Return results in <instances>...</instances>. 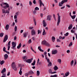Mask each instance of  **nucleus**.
Instances as JSON below:
<instances>
[{"label": "nucleus", "instance_id": "nucleus-49", "mask_svg": "<svg viewBox=\"0 0 77 77\" xmlns=\"http://www.w3.org/2000/svg\"><path fill=\"white\" fill-rule=\"evenodd\" d=\"M14 19H17V16L15 15L14 17Z\"/></svg>", "mask_w": 77, "mask_h": 77}, {"label": "nucleus", "instance_id": "nucleus-61", "mask_svg": "<svg viewBox=\"0 0 77 77\" xmlns=\"http://www.w3.org/2000/svg\"><path fill=\"white\" fill-rule=\"evenodd\" d=\"M39 61H40L39 59L38 58L37 60V64L39 63Z\"/></svg>", "mask_w": 77, "mask_h": 77}, {"label": "nucleus", "instance_id": "nucleus-18", "mask_svg": "<svg viewBox=\"0 0 77 77\" xmlns=\"http://www.w3.org/2000/svg\"><path fill=\"white\" fill-rule=\"evenodd\" d=\"M11 66L12 68H14V66H15V63L14 62H12L11 64Z\"/></svg>", "mask_w": 77, "mask_h": 77}, {"label": "nucleus", "instance_id": "nucleus-23", "mask_svg": "<svg viewBox=\"0 0 77 77\" xmlns=\"http://www.w3.org/2000/svg\"><path fill=\"white\" fill-rule=\"evenodd\" d=\"M9 27V25H7L5 26L6 30H8Z\"/></svg>", "mask_w": 77, "mask_h": 77}, {"label": "nucleus", "instance_id": "nucleus-42", "mask_svg": "<svg viewBox=\"0 0 77 77\" xmlns=\"http://www.w3.org/2000/svg\"><path fill=\"white\" fill-rule=\"evenodd\" d=\"M17 26H15L14 27L15 32H17Z\"/></svg>", "mask_w": 77, "mask_h": 77}, {"label": "nucleus", "instance_id": "nucleus-19", "mask_svg": "<svg viewBox=\"0 0 77 77\" xmlns=\"http://www.w3.org/2000/svg\"><path fill=\"white\" fill-rule=\"evenodd\" d=\"M6 72V69L4 68L3 70H2V71H1V73L3 74L4 73V72Z\"/></svg>", "mask_w": 77, "mask_h": 77}, {"label": "nucleus", "instance_id": "nucleus-59", "mask_svg": "<svg viewBox=\"0 0 77 77\" xmlns=\"http://www.w3.org/2000/svg\"><path fill=\"white\" fill-rule=\"evenodd\" d=\"M15 23H17V19H15Z\"/></svg>", "mask_w": 77, "mask_h": 77}, {"label": "nucleus", "instance_id": "nucleus-22", "mask_svg": "<svg viewBox=\"0 0 77 77\" xmlns=\"http://www.w3.org/2000/svg\"><path fill=\"white\" fill-rule=\"evenodd\" d=\"M21 47V43H20L17 46V49H19V48H20V47Z\"/></svg>", "mask_w": 77, "mask_h": 77}, {"label": "nucleus", "instance_id": "nucleus-2", "mask_svg": "<svg viewBox=\"0 0 77 77\" xmlns=\"http://www.w3.org/2000/svg\"><path fill=\"white\" fill-rule=\"evenodd\" d=\"M58 15V20H57V26H58L60 24V16L59 15V14L58 13L57 14Z\"/></svg>", "mask_w": 77, "mask_h": 77}, {"label": "nucleus", "instance_id": "nucleus-55", "mask_svg": "<svg viewBox=\"0 0 77 77\" xmlns=\"http://www.w3.org/2000/svg\"><path fill=\"white\" fill-rule=\"evenodd\" d=\"M21 64H18V68H19L20 66H21Z\"/></svg>", "mask_w": 77, "mask_h": 77}, {"label": "nucleus", "instance_id": "nucleus-57", "mask_svg": "<svg viewBox=\"0 0 77 77\" xmlns=\"http://www.w3.org/2000/svg\"><path fill=\"white\" fill-rule=\"evenodd\" d=\"M66 6L67 7V8H70V6L69 5H66Z\"/></svg>", "mask_w": 77, "mask_h": 77}, {"label": "nucleus", "instance_id": "nucleus-33", "mask_svg": "<svg viewBox=\"0 0 77 77\" xmlns=\"http://www.w3.org/2000/svg\"><path fill=\"white\" fill-rule=\"evenodd\" d=\"M36 63V61L34 60L32 63H31V65H32V66H34L35 65V63Z\"/></svg>", "mask_w": 77, "mask_h": 77}, {"label": "nucleus", "instance_id": "nucleus-46", "mask_svg": "<svg viewBox=\"0 0 77 77\" xmlns=\"http://www.w3.org/2000/svg\"><path fill=\"white\" fill-rule=\"evenodd\" d=\"M45 59H46L47 60H49V58L48 59V58H47V55H45Z\"/></svg>", "mask_w": 77, "mask_h": 77}, {"label": "nucleus", "instance_id": "nucleus-24", "mask_svg": "<svg viewBox=\"0 0 77 77\" xmlns=\"http://www.w3.org/2000/svg\"><path fill=\"white\" fill-rule=\"evenodd\" d=\"M69 72H67L65 74V75L66 77H67V76L69 75Z\"/></svg>", "mask_w": 77, "mask_h": 77}, {"label": "nucleus", "instance_id": "nucleus-35", "mask_svg": "<svg viewBox=\"0 0 77 77\" xmlns=\"http://www.w3.org/2000/svg\"><path fill=\"white\" fill-rule=\"evenodd\" d=\"M52 70L51 69H49V72L50 73V74H52Z\"/></svg>", "mask_w": 77, "mask_h": 77}, {"label": "nucleus", "instance_id": "nucleus-34", "mask_svg": "<svg viewBox=\"0 0 77 77\" xmlns=\"http://www.w3.org/2000/svg\"><path fill=\"white\" fill-rule=\"evenodd\" d=\"M53 16L54 17V18L55 20V21H56V16L55 15V14H53Z\"/></svg>", "mask_w": 77, "mask_h": 77}, {"label": "nucleus", "instance_id": "nucleus-50", "mask_svg": "<svg viewBox=\"0 0 77 77\" xmlns=\"http://www.w3.org/2000/svg\"><path fill=\"white\" fill-rule=\"evenodd\" d=\"M33 13L34 14H35L36 13V11L35 10H34V11H33Z\"/></svg>", "mask_w": 77, "mask_h": 77}, {"label": "nucleus", "instance_id": "nucleus-25", "mask_svg": "<svg viewBox=\"0 0 77 77\" xmlns=\"http://www.w3.org/2000/svg\"><path fill=\"white\" fill-rule=\"evenodd\" d=\"M55 39H56V38H55V37H54V36H52V41L53 42H54V41H55Z\"/></svg>", "mask_w": 77, "mask_h": 77}, {"label": "nucleus", "instance_id": "nucleus-12", "mask_svg": "<svg viewBox=\"0 0 77 77\" xmlns=\"http://www.w3.org/2000/svg\"><path fill=\"white\" fill-rule=\"evenodd\" d=\"M38 2L40 3V6H42H42H44V5L42 2V1H41V0H39Z\"/></svg>", "mask_w": 77, "mask_h": 77}, {"label": "nucleus", "instance_id": "nucleus-16", "mask_svg": "<svg viewBox=\"0 0 77 77\" xmlns=\"http://www.w3.org/2000/svg\"><path fill=\"white\" fill-rule=\"evenodd\" d=\"M72 24H71L68 27V29L69 30H71V29H72Z\"/></svg>", "mask_w": 77, "mask_h": 77}, {"label": "nucleus", "instance_id": "nucleus-60", "mask_svg": "<svg viewBox=\"0 0 77 77\" xmlns=\"http://www.w3.org/2000/svg\"><path fill=\"white\" fill-rule=\"evenodd\" d=\"M41 31H40V30H38V34L41 33Z\"/></svg>", "mask_w": 77, "mask_h": 77}, {"label": "nucleus", "instance_id": "nucleus-53", "mask_svg": "<svg viewBox=\"0 0 77 77\" xmlns=\"http://www.w3.org/2000/svg\"><path fill=\"white\" fill-rule=\"evenodd\" d=\"M19 74H20V75H21V74H22V71L20 70L19 72Z\"/></svg>", "mask_w": 77, "mask_h": 77}, {"label": "nucleus", "instance_id": "nucleus-41", "mask_svg": "<svg viewBox=\"0 0 77 77\" xmlns=\"http://www.w3.org/2000/svg\"><path fill=\"white\" fill-rule=\"evenodd\" d=\"M47 19L48 20H50V16H48L47 17Z\"/></svg>", "mask_w": 77, "mask_h": 77}, {"label": "nucleus", "instance_id": "nucleus-64", "mask_svg": "<svg viewBox=\"0 0 77 77\" xmlns=\"http://www.w3.org/2000/svg\"><path fill=\"white\" fill-rule=\"evenodd\" d=\"M14 40H16L17 39V36H15L14 37Z\"/></svg>", "mask_w": 77, "mask_h": 77}, {"label": "nucleus", "instance_id": "nucleus-6", "mask_svg": "<svg viewBox=\"0 0 77 77\" xmlns=\"http://www.w3.org/2000/svg\"><path fill=\"white\" fill-rule=\"evenodd\" d=\"M34 74V72H33L32 70H30L26 74V75L27 77L28 75L30 74L32 75V74Z\"/></svg>", "mask_w": 77, "mask_h": 77}, {"label": "nucleus", "instance_id": "nucleus-5", "mask_svg": "<svg viewBox=\"0 0 77 77\" xmlns=\"http://www.w3.org/2000/svg\"><path fill=\"white\" fill-rule=\"evenodd\" d=\"M3 5H5L4 7H3V8H4V9H7V8H9V4H7L6 3H3Z\"/></svg>", "mask_w": 77, "mask_h": 77}, {"label": "nucleus", "instance_id": "nucleus-11", "mask_svg": "<svg viewBox=\"0 0 77 77\" xmlns=\"http://www.w3.org/2000/svg\"><path fill=\"white\" fill-rule=\"evenodd\" d=\"M26 61L27 63H32V60L30 59H28L27 60H26Z\"/></svg>", "mask_w": 77, "mask_h": 77}, {"label": "nucleus", "instance_id": "nucleus-44", "mask_svg": "<svg viewBox=\"0 0 77 77\" xmlns=\"http://www.w3.org/2000/svg\"><path fill=\"white\" fill-rule=\"evenodd\" d=\"M3 51H5V52H7V51H6V48H5V47H4Z\"/></svg>", "mask_w": 77, "mask_h": 77}, {"label": "nucleus", "instance_id": "nucleus-27", "mask_svg": "<svg viewBox=\"0 0 77 77\" xmlns=\"http://www.w3.org/2000/svg\"><path fill=\"white\" fill-rule=\"evenodd\" d=\"M27 33L25 32L23 34V37H24V38H26V37L27 36Z\"/></svg>", "mask_w": 77, "mask_h": 77}, {"label": "nucleus", "instance_id": "nucleus-63", "mask_svg": "<svg viewBox=\"0 0 77 77\" xmlns=\"http://www.w3.org/2000/svg\"><path fill=\"white\" fill-rule=\"evenodd\" d=\"M57 42H60V40L59 39H57Z\"/></svg>", "mask_w": 77, "mask_h": 77}, {"label": "nucleus", "instance_id": "nucleus-14", "mask_svg": "<svg viewBox=\"0 0 77 77\" xmlns=\"http://www.w3.org/2000/svg\"><path fill=\"white\" fill-rule=\"evenodd\" d=\"M57 50H53L52 51V54H56V53H57Z\"/></svg>", "mask_w": 77, "mask_h": 77}, {"label": "nucleus", "instance_id": "nucleus-40", "mask_svg": "<svg viewBox=\"0 0 77 77\" xmlns=\"http://www.w3.org/2000/svg\"><path fill=\"white\" fill-rule=\"evenodd\" d=\"M73 63H74V60H72L71 62V66H72V65H73Z\"/></svg>", "mask_w": 77, "mask_h": 77}, {"label": "nucleus", "instance_id": "nucleus-32", "mask_svg": "<svg viewBox=\"0 0 77 77\" xmlns=\"http://www.w3.org/2000/svg\"><path fill=\"white\" fill-rule=\"evenodd\" d=\"M13 69H14V71H17V68L16 66H14V68H13Z\"/></svg>", "mask_w": 77, "mask_h": 77}, {"label": "nucleus", "instance_id": "nucleus-29", "mask_svg": "<svg viewBox=\"0 0 77 77\" xmlns=\"http://www.w3.org/2000/svg\"><path fill=\"white\" fill-rule=\"evenodd\" d=\"M4 63H5V61L4 60H2L1 61H0V64H1V65H3Z\"/></svg>", "mask_w": 77, "mask_h": 77}, {"label": "nucleus", "instance_id": "nucleus-17", "mask_svg": "<svg viewBox=\"0 0 77 77\" xmlns=\"http://www.w3.org/2000/svg\"><path fill=\"white\" fill-rule=\"evenodd\" d=\"M23 58L24 59V61L26 62V59L27 58V56H24L23 57Z\"/></svg>", "mask_w": 77, "mask_h": 77}, {"label": "nucleus", "instance_id": "nucleus-31", "mask_svg": "<svg viewBox=\"0 0 77 77\" xmlns=\"http://www.w3.org/2000/svg\"><path fill=\"white\" fill-rule=\"evenodd\" d=\"M68 2L67 0H63L62 1V3H63V4L64 3H66V2Z\"/></svg>", "mask_w": 77, "mask_h": 77}, {"label": "nucleus", "instance_id": "nucleus-62", "mask_svg": "<svg viewBox=\"0 0 77 77\" xmlns=\"http://www.w3.org/2000/svg\"><path fill=\"white\" fill-rule=\"evenodd\" d=\"M44 55H47V51H45L44 52Z\"/></svg>", "mask_w": 77, "mask_h": 77}, {"label": "nucleus", "instance_id": "nucleus-8", "mask_svg": "<svg viewBox=\"0 0 77 77\" xmlns=\"http://www.w3.org/2000/svg\"><path fill=\"white\" fill-rule=\"evenodd\" d=\"M11 41H9V42H8V44H6V46H7L8 47V50H9V49L10 48V46L11 45Z\"/></svg>", "mask_w": 77, "mask_h": 77}, {"label": "nucleus", "instance_id": "nucleus-7", "mask_svg": "<svg viewBox=\"0 0 77 77\" xmlns=\"http://www.w3.org/2000/svg\"><path fill=\"white\" fill-rule=\"evenodd\" d=\"M8 39V36L7 35H6L4 37V38L3 40V42H5Z\"/></svg>", "mask_w": 77, "mask_h": 77}, {"label": "nucleus", "instance_id": "nucleus-58", "mask_svg": "<svg viewBox=\"0 0 77 77\" xmlns=\"http://www.w3.org/2000/svg\"><path fill=\"white\" fill-rule=\"evenodd\" d=\"M2 75H3V76H4L5 77H6V74L5 73H3Z\"/></svg>", "mask_w": 77, "mask_h": 77}, {"label": "nucleus", "instance_id": "nucleus-52", "mask_svg": "<svg viewBox=\"0 0 77 77\" xmlns=\"http://www.w3.org/2000/svg\"><path fill=\"white\" fill-rule=\"evenodd\" d=\"M29 5L30 6H32V2H31V1L29 2Z\"/></svg>", "mask_w": 77, "mask_h": 77}, {"label": "nucleus", "instance_id": "nucleus-30", "mask_svg": "<svg viewBox=\"0 0 77 77\" xmlns=\"http://www.w3.org/2000/svg\"><path fill=\"white\" fill-rule=\"evenodd\" d=\"M63 2L62 3V1H61V3L60 2L59 3V6H62V5H63Z\"/></svg>", "mask_w": 77, "mask_h": 77}, {"label": "nucleus", "instance_id": "nucleus-36", "mask_svg": "<svg viewBox=\"0 0 77 77\" xmlns=\"http://www.w3.org/2000/svg\"><path fill=\"white\" fill-rule=\"evenodd\" d=\"M50 77H57V75H51Z\"/></svg>", "mask_w": 77, "mask_h": 77}, {"label": "nucleus", "instance_id": "nucleus-45", "mask_svg": "<svg viewBox=\"0 0 77 77\" xmlns=\"http://www.w3.org/2000/svg\"><path fill=\"white\" fill-rule=\"evenodd\" d=\"M33 3H34V4L35 5H36V0H33Z\"/></svg>", "mask_w": 77, "mask_h": 77}, {"label": "nucleus", "instance_id": "nucleus-43", "mask_svg": "<svg viewBox=\"0 0 77 77\" xmlns=\"http://www.w3.org/2000/svg\"><path fill=\"white\" fill-rule=\"evenodd\" d=\"M75 30H74L73 29H72L71 30V33H75Z\"/></svg>", "mask_w": 77, "mask_h": 77}, {"label": "nucleus", "instance_id": "nucleus-56", "mask_svg": "<svg viewBox=\"0 0 77 77\" xmlns=\"http://www.w3.org/2000/svg\"><path fill=\"white\" fill-rule=\"evenodd\" d=\"M28 42L29 43V44H30V43H31L32 42V40L31 39H29L28 41Z\"/></svg>", "mask_w": 77, "mask_h": 77}, {"label": "nucleus", "instance_id": "nucleus-15", "mask_svg": "<svg viewBox=\"0 0 77 77\" xmlns=\"http://www.w3.org/2000/svg\"><path fill=\"white\" fill-rule=\"evenodd\" d=\"M8 58V54H5L4 55V59L5 60H6V59H7Z\"/></svg>", "mask_w": 77, "mask_h": 77}, {"label": "nucleus", "instance_id": "nucleus-26", "mask_svg": "<svg viewBox=\"0 0 77 77\" xmlns=\"http://www.w3.org/2000/svg\"><path fill=\"white\" fill-rule=\"evenodd\" d=\"M39 74H40V72H39V70H37V76H39Z\"/></svg>", "mask_w": 77, "mask_h": 77}, {"label": "nucleus", "instance_id": "nucleus-37", "mask_svg": "<svg viewBox=\"0 0 77 77\" xmlns=\"http://www.w3.org/2000/svg\"><path fill=\"white\" fill-rule=\"evenodd\" d=\"M4 35V33H0V37H3V36Z\"/></svg>", "mask_w": 77, "mask_h": 77}, {"label": "nucleus", "instance_id": "nucleus-9", "mask_svg": "<svg viewBox=\"0 0 77 77\" xmlns=\"http://www.w3.org/2000/svg\"><path fill=\"white\" fill-rule=\"evenodd\" d=\"M31 35H36V32L34 29H32L31 31Z\"/></svg>", "mask_w": 77, "mask_h": 77}, {"label": "nucleus", "instance_id": "nucleus-38", "mask_svg": "<svg viewBox=\"0 0 77 77\" xmlns=\"http://www.w3.org/2000/svg\"><path fill=\"white\" fill-rule=\"evenodd\" d=\"M39 9L38 7H36L35 8V11H39Z\"/></svg>", "mask_w": 77, "mask_h": 77}, {"label": "nucleus", "instance_id": "nucleus-51", "mask_svg": "<svg viewBox=\"0 0 77 77\" xmlns=\"http://www.w3.org/2000/svg\"><path fill=\"white\" fill-rule=\"evenodd\" d=\"M34 23L35 24V26H36V22L35 20H34Z\"/></svg>", "mask_w": 77, "mask_h": 77}, {"label": "nucleus", "instance_id": "nucleus-10", "mask_svg": "<svg viewBox=\"0 0 77 77\" xmlns=\"http://www.w3.org/2000/svg\"><path fill=\"white\" fill-rule=\"evenodd\" d=\"M47 61L48 63H49V64L48 65V66H51L52 65L51 62H50V59L47 60Z\"/></svg>", "mask_w": 77, "mask_h": 77}, {"label": "nucleus", "instance_id": "nucleus-1", "mask_svg": "<svg viewBox=\"0 0 77 77\" xmlns=\"http://www.w3.org/2000/svg\"><path fill=\"white\" fill-rule=\"evenodd\" d=\"M10 11V8H9L8 10H5V9H2V12L3 14H6L7 13L9 14V11Z\"/></svg>", "mask_w": 77, "mask_h": 77}, {"label": "nucleus", "instance_id": "nucleus-3", "mask_svg": "<svg viewBox=\"0 0 77 77\" xmlns=\"http://www.w3.org/2000/svg\"><path fill=\"white\" fill-rule=\"evenodd\" d=\"M12 47H11V48L12 49H13L14 50H16V48L15 47H16V45H17V43L16 42H13L12 43Z\"/></svg>", "mask_w": 77, "mask_h": 77}, {"label": "nucleus", "instance_id": "nucleus-21", "mask_svg": "<svg viewBox=\"0 0 77 77\" xmlns=\"http://www.w3.org/2000/svg\"><path fill=\"white\" fill-rule=\"evenodd\" d=\"M38 49L40 51H41V52H44V50H42L41 48V47L39 46L38 47Z\"/></svg>", "mask_w": 77, "mask_h": 77}, {"label": "nucleus", "instance_id": "nucleus-28", "mask_svg": "<svg viewBox=\"0 0 77 77\" xmlns=\"http://www.w3.org/2000/svg\"><path fill=\"white\" fill-rule=\"evenodd\" d=\"M75 17H76V16H75V15H74L73 16H71V17L72 19H75Z\"/></svg>", "mask_w": 77, "mask_h": 77}, {"label": "nucleus", "instance_id": "nucleus-20", "mask_svg": "<svg viewBox=\"0 0 77 77\" xmlns=\"http://www.w3.org/2000/svg\"><path fill=\"white\" fill-rule=\"evenodd\" d=\"M54 71H56L58 69V67L56 66H55L53 68Z\"/></svg>", "mask_w": 77, "mask_h": 77}, {"label": "nucleus", "instance_id": "nucleus-54", "mask_svg": "<svg viewBox=\"0 0 77 77\" xmlns=\"http://www.w3.org/2000/svg\"><path fill=\"white\" fill-rule=\"evenodd\" d=\"M18 14H19V12H17L15 14V15H17V16L18 15Z\"/></svg>", "mask_w": 77, "mask_h": 77}, {"label": "nucleus", "instance_id": "nucleus-4", "mask_svg": "<svg viewBox=\"0 0 77 77\" xmlns=\"http://www.w3.org/2000/svg\"><path fill=\"white\" fill-rule=\"evenodd\" d=\"M42 44L46 46H49L50 45L45 40L43 41L42 42Z\"/></svg>", "mask_w": 77, "mask_h": 77}, {"label": "nucleus", "instance_id": "nucleus-48", "mask_svg": "<svg viewBox=\"0 0 77 77\" xmlns=\"http://www.w3.org/2000/svg\"><path fill=\"white\" fill-rule=\"evenodd\" d=\"M72 45V42H71L69 45V47H71Z\"/></svg>", "mask_w": 77, "mask_h": 77}, {"label": "nucleus", "instance_id": "nucleus-39", "mask_svg": "<svg viewBox=\"0 0 77 77\" xmlns=\"http://www.w3.org/2000/svg\"><path fill=\"white\" fill-rule=\"evenodd\" d=\"M57 62H59V63H61V60L60 59H58L57 60Z\"/></svg>", "mask_w": 77, "mask_h": 77}, {"label": "nucleus", "instance_id": "nucleus-47", "mask_svg": "<svg viewBox=\"0 0 77 77\" xmlns=\"http://www.w3.org/2000/svg\"><path fill=\"white\" fill-rule=\"evenodd\" d=\"M68 34H69V33L67 32L66 34H64V36H67V35H68Z\"/></svg>", "mask_w": 77, "mask_h": 77}, {"label": "nucleus", "instance_id": "nucleus-13", "mask_svg": "<svg viewBox=\"0 0 77 77\" xmlns=\"http://www.w3.org/2000/svg\"><path fill=\"white\" fill-rule=\"evenodd\" d=\"M42 23H43L44 27H46L47 26V23L46 22H45V20H44L42 21Z\"/></svg>", "mask_w": 77, "mask_h": 77}]
</instances>
